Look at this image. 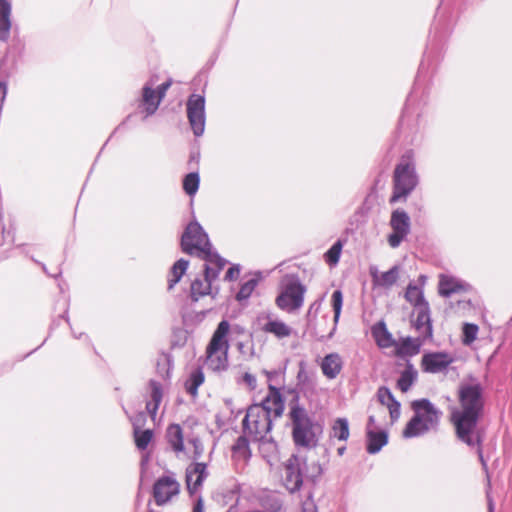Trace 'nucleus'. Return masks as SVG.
Returning <instances> with one entry per match:
<instances>
[{"label": "nucleus", "instance_id": "obj_43", "mask_svg": "<svg viewBox=\"0 0 512 512\" xmlns=\"http://www.w3.org/2000/svg\"><path fill=\"white\" fill-rule=\"evenodd\" d=\"M188 442L194 448L192 458L194 460H198L204 452V448H203V444H202L201 440L199 438L195 437V438L189 439Z\"/></svg>", "mask_w": 512, "mask_h": 512}, {"label": "nucleus", "instance_id": "obj_45", "mask_svg": "<svg viewBox=\"0 0 512 512\" xmlns=\"http://www.w3.org/2000/svg\"><path fill=\"white\" fill-rule=\"evenodd\" d=\"M241 383H243L250 391H253L257 387V379L256 377L249 373L245 372L241 378Z\"/></svg>", "mask_w": 512, "mask_h": 512}, {"label": "nucleus", "instance_id": "obj_58", "mask_svg": "<svg viewBox=\"0 0 512 512\" xmlns=\"http://www.w3.org/2000/svg\"><path fill=\"white\" fill-rule=\"evenodd\" d=\"M487 500H488V512H494V502L490 497L489 492H487Z\"/></svg>", "mask_w": 512, "mask_h": 512}, {"label": "nucleus", "instance_id": "obj_37", "mask_svg": "<svg viewBox=\"0 0 512 512\" xmlns=\"http://www.w3.org/2000/svg\"><path fill=\"white\" fill-rule=\"evenodd\" d=\"M135 444L139 450H145L153 438V431L151 429L141 430L134 432Z\"/></svg>", "mask_w": 512, "mask_h": 512}, {"label": "nucleus", "instance_id": "obj_9", "mask_svg": "<svg viewBox=\"0 0 512 512\" xmlns=\"http://www.w3.org/2000/svg\"><path fill=\"white\" fill-rule=\"evenodd\" d=\"M305 292L306 287L300 281L289 282L276 297L275 303L279 309L293 313L302 307Z\"/></svg>", "mask_w": 512, "mask_h": 512}, {"label": "nucleus", "instance_id": "obj_63", "mask_svg": "<svg viewBox=\"0 0 512 512\" xmlns=\"http://www.w3.org/2000/svg\"><path fill=\"white\" fill-rule=\"evenodd\" d=\"M378 344H379L380 346H387V345H388L387 343H381V341H378Z\"/></svg>", "mask_w": 512, "mask_h": 512}, {"label": "nucleus", "instance_id": "obj_52", "mask_svg": "<svg viewBox=\"0 0 512 512\" xmlns=\"http://www.w3.org/2000/svg\"><path fill=\"white\" fill-rule=\"evenodd\" d=\"M192 512H205L204 501L201 496H198L196 501L194 502Z\"/></svg>", "mask_w": 512, "mask_h": 512}, {"label": "nucleus", "instance_id": "obj_8", "mask_svg": "<svg viewBox=\"0 0 512 512\" xmlns=\"http://www.w3.org/2000/svg\"><path fill=\"white\" fill-rule=\"evenodd\" d=\"M226 263L225 259L213 263L206 262L204 279L196 278L191 283L190 298L193 302H197L201 297L212 293V282L218 278Z\"/></svg>", "mask_w": 512, "mask_h": 512}, {"label": "nucleus", "instance_id": "obj_24", "mask_svg": "<svg viewBox=\"0 0 512 512\" xmlns=\"http://www.w3.org/2000/svg\"><path fill=\"white\" fill-rule=\"evenodd\" d=\"M283 498L274 491L264 492L259 497V504L264 512H282Z\"/></svg>", "mask_w": 512, "mask_h": 512}, {"label": "nucleus", "instance_id": "obj_32", "mask_svg": "<svg viewBox=\"0 0 512 512\" xmlns=\"http://www.w3.org/2000/svg\"><path fill=\"white\" fill-rule=\"evenodd\" d=\"M189 262L183 258L174 263L168 279V289L171 290L182 278L188 268Z\"/></svg>", "mask_w": 512, "mask_h": 512}, {"label": "nucleus", "instance_id": "obj_59", "mask_svg": "<svg viewBox=\"0 0 512 512\" xmlns=\"http://www.w3.org/2000/svg\"><path fill=\"white\" fill-rule=\"evenodd\" d=\"M232 332L234 334H244L245 333V329L239 325H235L233 328H232Z\"/></svg>", "mask_w": 512, "mask_h": 512}, {"label": "nucleus", "instance_id": "obj_42", "mask_svg": "<svg viewBox=\"0 0 512 512\" xmlns=\"http://www.w3.org/2000/svg\"><path fill=\"white\" fill-rule=\"evenodd\" d=\"M377 397L382 405L389 406L396 401L388 387L382 386L377 391Z\"/></svg>", "mask_w": 512, "mask_h": 512}, {"label": "nucleus", "instance_id": "obj_34", "mask_svg": "<svg viewBox=\"0 0 512 512\" xmlns=\"http://www.w3.org/2000/svg\"><path fill=\"white\" fill-rule=\"evenodd\" d=\"M399 278V267L393 266L386 272H382L379 276V280H377V286L382 288H390L392 287Z\"/></svg>", "mask_w": 512, "mask_h": 512}, {"label": "nucleus", "instance_id": "obj_15", "mask_svg": "<svg viewBox=\"0 0 512 512\" xmlns=\"http://www.w3.org/2000/svg\"><path fill=\"white\" fill-rule=\"evenodd\" d=\"M257 405L267 411L272 419L281 417L284 412V400L280 390L271 384L268 385V394Z\"/></svg>", "mask_w": 512, "mask_h": 512}, {"label": "nucleus", "instance_id": "obj_2", "mask_svg": "<svg viewBox=\"0 0 512 512\" xmlns=\"http://www.w3.org/2000/svg\"><path fill=\"white\" fill-rule=\"evenodd\" d=\"M289 418L292 423V438L296 446L313 448L318 439L315 433L316 425L306 409L299 404V396L295 395L289 403Z\"/></svg>", "mask_w": 512, "mask_h": 512}, {"label": "nucleus", "instance_id": "obj_13", "mask_svg": "<svg viewBox=\"0 0 512 512\" xmlns=\"http://www.w3.org/2000/svg\"><path fill=\"white\" fill-rule=\"evenodd\" d=\"M454 361V356L448 352H428L423 354L420 366L423 372L437 374L446 372Z\"/></svg>", "mask_w": 512, "mask_h": 512}, {"label": "nucleus", "instance_id": "obj_53", "mask_svg": "<svg viewBox=\"0 0 512 512\" xmlns=\"http://www.w3.org/2000/svg\"><path fill=\"white\" fill-rule=\"evenodd\" d=\"M369 273L372 278L374 286H377V280H379V276L381 275L378 268L376 266H371L369 269Z\"/></svg>", "mask_w": 512, "mask_h": 512}, {"label": "nucleus", "instance_id": "obj_1", "mask_svg": "<svg viewBox=\"0 0 512 512\" xmlns=\"http://www.w3.org/2000/svg\"><path fill=\"white\" fill-rule=\"evenodd\" d=\"M482 385L473 377L462 382L458 388L459 407L451 412V422L457 438L468 446L479 445L483 439L478 428L484 409Z\"/></svg>", "mask_w": 512, "mask_h": 512}, {"label": "nucleus", "instance_id": "obj_38", "mask_svg": "<svg viewBox=\"0 0 512 512\" xmlns=\"http://www.w3.org/2000/svg\"><path fill=\"white\" fill-rule=\"evenodd\" d=\"M342 305H343V294L340 290H335L332 294V307H333V311H334V327H333L332 332L330 333V336L336 330V324H337L340 314H341Z\"/></svg>", "mask_w": 512, "mask_h": 512}, {"label": "nucleus", "instance_id": "obj_25", "mask_svg": "<svg viewBox=\"0 0 512 512\" xmlns=\"http://www.w3.org/2000/svg\"><path fill=\"white\" fill-rule=\"evenodd\" d=\"M232 459L236 463L246 464L251 458L249 441L245 436H239L232 448Z\"/></svg>", "mask_w": 512, "mask_h": 512}, {"label": "nucleus", "instance_id": "obj_17", "mask_svg": "<svg viewBox=\"0 0 512 512\" xmlns=\"http://www.w3.org/2000/svg\"><path fill=\"white\" fill-rule=\"evenodd\" d=\"M415 310L417 316L415 320H413L414 328L424 339H432L433 327L429 304H424V306L422 305V307L416 308Z\"/></svg>", "mask_w": 512, "mask_h": 512}, {"label": "nucleus", "instance_id": "obj_48", "mask_svg": "<svg viewBox=\"0 0 512 512\" xmlns=\"http://www.w3.org/2000/svg\"><path fill=\"white\" fill-rule=\"evenodd\" d=\"M389 409L390 417L392 420H397L400 416V403L396 400L389 406H387Z\"/></svg>", "mask_w": 512, "mask_h": 512}, {"label": "nucleus", "instance_id": "obj_23", "mask_svg": "<svg viewBox=\"0 0 512 512\" xmlns=\"http://www.w3.org/2000/svg\"><path fill=\"white\" fill-rule=\"evenodd\" d=\"M150 400L146 403V411L150 415L152 420H155L159 405L162 401L163 391L160 382L150 380Z\"/></svg>", "mask_w": 512, "mask_h": 512}, {"label": "nucleus", "instance_id": "obj_28", "mask_svg": "<svg viewBox=\"0 0 512 512\" xmlns=\"http://www.w3.org/2000/svg\"><path fill=\"white\" fill-rule=\"evenodd\" d=\"M166 438L175 452L184 451L183 432L179 424H171L168 426Z\"/></svg>", "mask_w": 512, "mask_h": 512}, {"label": "nucleus", "instance_id": "obj_14", "mask_svg": "<svg viewBox=\"0 0 512 512\" xmlns=\"http://www.w3.org/2000/svg\"><path fill=\"white\" fill-rule=\"evenodd\" d=\"M178 493L179 483L171 476L160 477L153 487V496L157 505L167 503Z\"/></svg>", "mask_w": 512, "mask_h": 512}, {"label": "nucleus", "instance_id": "obj_7", "mask_svg": "<svg viewBox=\"0 0 512 512\" xmlns=\"http://www.w3.org/2000/svg\"><path fill=\"white\" fill-rule=\"evenodd\" d=\"M244 432L254 441L262 440L272 429L273 419L261 406H250L242 421Z\"/></svg>", "mask_w": 512, "mask_h": 512}, {"label": "nucleus", "instance_id": "obj_40", "mask_svg": "<svg viewBox=\"0 0 512 512\" xmlns=\"http://www.w3.org/2000/svg\"><path fill=\"white\" fill-rule=\"evenodd\" d=\"M342 250V244L340 241L334 243L331 248L325 253V260L330 265L338 263Z\"/></svg>", "mask_w": 512, "mask_h": 512}, {"label": "nucleus", "instance_id": "obj_33", "mask_svg": "<svg viewBox=\"0 0 512 512\" xmlns=\"http://www.w3.org/2000/svg\"><path fill=\"white\" fill-rule=\"evenodd\" d=\"M204 379V373L201 368L193 370L185 383L186 391L191 396H196L198 393V388L203 384Z\"/></svg>", "mask_w": 512, "mask_h": 512}, {"label": "nucleus", "instance_id": "obj_6", "mask_svg": "<svg viewBox=\"0 0 512 512\" xmlns=\"http://www.w3.org/2000/svg\"><path fill=\"white\" fill-rule=\"evenodd\" d=\"M418 176L415 171V164L410 153L402 156L401 161L394 170L393 194L390 203H395L401 198H406L417 186Z\"/></svg>", "mask_w": 512, "mask_h": 512}, {"label": "nucleus", "instance_id": "obj_29", "mask_svg": "<svg viewBox=\"0 0 512 512\" xmlns=\"http://www.w3.org/2000/svg\"><path fill=\"white\" fill-rule=\"evenodd\" d=\"M417 376V370L414 368L412 363L408 362L397 380V387L402 392H407L417 380Z\"/></svg>", "mask_w": 512, "mask_h": 512}, {"label": "nucleus", "instance_id": "obj_36", "mask_svg": "<svg viewBox=\"0 0 512 512\" xmlns=\"http://www.w3.org/2000/svg\"><path fill=\"white\" fill-rule=\"evenodd\" d=\"M199 183V174L191 172L187 174L183 180V189L189 196H193L198 191Z\"/></svg>", "mask_w": 512, "mask_h": 512}, {"label": "nucleus", "instance_id": "obj_27", "mask_svg": "<svg viewBox=\"0 0 512 512\" xmlns=\"http://www.w3.org/2000/svg\"><path fill=\"white\" fill-rule=\"evenodd\" d=\"M366 436V449L370 454L378 453L388 442V435L385 431H369Z\"/></svg>", "mask_w": 512, "mask_h": 512}, {"label": "nucleus", "instance_id": "obj_39", "mask_svg": "<svg viewBox=\"0 0 512 512\" xmlns=\"http://www.w3.org/2000/svg\"><path fill=\"white\" fill-rule=\"evenodd\" d=\"M257 285H258V280L256 278H251V279L247 280L246 282H244L241 285V287L236 295V299L238 301L248 299L251 296L252 292L255 290Z\"/></svg>", "mask_w": 512, "mask_h": 512}, {"label": "nucleus", "instance_id": "obj_54", "mask_svg": "<svg viewBox=\"0 0 512 512\" xmlns=\"http://www.w3.org/2000/svg\"><path fill=\"white\" fill-rule=\"evenodd\" d=\"M375 428H376V420H375V417L371 415L368 417L366 433H368L369 431H375Z\"/></svg>", "mask_w": 512, "mask_h": 512}, {"label": "nucleus", "instance_id": "obj_49", "mask_svg": "<svg viewBox=\"0 0 512 512\" xmlns=\"http://www.w3.org/2000/svg\"><path fill=\"white\" fill-rule=\"evenodd\" d=\"M171 85H172V81L171 80H167L166 82L162 83L161 85H159L157 87V89L155 91H156V93L158 94V97L161 100L164 99V97L166 95V92L170 88Z\"/></svg>", "mask_w": 512, "mask_h": 512}, {"label": "nucleus", "instance_id": "obj_22", "mask_svg": "<svg viewBox=\"0 0 512 512\" xmlns=\"http://www.w3.org/2000/svg\"><path fill=\"white\" fill-rule=\"evenodd\" d=\"M259 442V452L262 458L273 467L279 462V452L277 443L273 439H267L266 437Z\"/></svg>", "mask_w": 512, "mask_h": 512}, {"label": "nucleus", "instance_id": "obj_60", "mask_svg": "<svg viewBox=\"0 0 512 512\" xmlns=\"http://www.w3.org/2000/svg\"><path fill=\"white\" fill-rule=\"evenodd\" d=\"M380 329L382 330V332H383V334L385 336V339L387 341L390 340L391 336H390L389 332L387 331V329H386V327H385V325L383 323L381 324V328Z\"/></svg>", "mask_w": 512, "mask_h": 512}, {"label": "nucleus", "instance_id": "obj_11", "mask_svg": "<svg viewBox=\"0 0 512 512\" xmlns=\"http://www.w3.org/2000/svg\"><path fill=\"white\" fill-rule=\"evenodd\" d=\"M390 227L392 233L388 236V244L392 248H397L410 233L411 222L407 212L402 209L394 210L390 218Z\"/></svg>", "mask_w": 512, "mask_h": 512}, {"label": "nucleus", "instance_id": "obj_61", "mask_svg": "<svg viewBox=\"0 0 512 512\" xmlns=\"http://www.w3.org/2000/svg\"><path fill=\"white\" fill-rule=\"evenodd\" d=\"M345 450H346V448H345L344 446H343V447L338 448V451H337V452H338V455H340V456H341V455H343V454H344V452H345Z\"/></svg>", "mask_w": 512, "mask_h": 512}, {"label": "nucleus", "instance_id": "obj_4", "mask_svg": "<svg viewBox=\"0 0 512 512\" xmlns=\"http://www.w3.org/2000/svg\"><path fill=\"white\" fill-rule=\"evenodd\" d=\"M181 249L184 253L196 255L208 263L223 259L212 249L208 235L196 221L190 222L185 228L181 237Z\"/></svg>", "mask_w": 512, "mask_h": 512}, {"label": "nucleus", "instance_id": "obj_5", "mask_svg": "<svg viewBox=\"0 0 512 512\" xmlns=\"http://www.w3.org/2000/svg\"><path fill=\"white\" fill-rule=\"evenodd\" d=\"M229 331V322L222 320L218 324L206 348V366L214 372L225 371L229 366V342L227 339Z\"/></svg>", "mask_w": 512, "mask_h": 512}, {"label": "nucleus", "instance_id": "obj_19", "mask_svg": "<svg viewBox=\"0 0 512 512\" xmlns=\"http://www.w3.org/2000/svg\"><path fill=\"white\" fill-rule=\"evenodd\" d=\"M320 367L325 377L335 379L343 368V361L338 353H330L322 359Z\"/></svg>", "mask_w": 512, "mask_h": 512}, {"label": "nucleus", "instance_id": "obj_64", "mask_svg": "<svg viewBox=\"0 0 512 512\" xmlns=\"http://www.w3.org/2000/svg\"><path fill=\"white\" fill-rule=\"evenodd\" d=\"M41 266H42L43 270L45 271V270H46L45 265H44V264H41Z\"/></svg>", "mask_w": 512, "mask_h": 512}, {"label": "nucleus", "instance_id": "obj_20", "mask_svg": "<svg viewBox=\"0 0 512 512\" xmlns=\"http://www.w3.org/2000/svg\"><path fill=\"white\" fill-rule=\"evenodd\" d=\"M267 321L262 326L261 330L265 333L272 334L278 339L288 338L292 335L293 329L285 322L273 319L267 315Z\"/></svg>", "mask_w": 512, "mask_h": 512}, {"label": "nucleus", "instance_id": "obj_46", "mask_svg": "<svg viewBox=\"0 0 512 512\" xmlns=\"http://www.w3.org/2000/svg\"><path fill=\"white\" fill-rule=\"evenodd\" d=\"M236 347H237V350L239 351V353L242 355L253 356V354H254V348H253L251 341H248V342L238 341L236 343Z\"/></svg>", "mask_w": 512, "mask_h": 512}, {"label": "nucleus", "instance_id": "obj_10", "mask_svg": "<svg viewBox=\"0 0 512 512\" xmlns=\"http://www.w3.org/2000/svg\"><path fill=\"white\" fill-rule=\"evenodd\" d=\"M187 118L193 134L196 137L203 135L205 131V97L199 94H191L186 103Z\"/></svg>", "mask_w": 512, "mask_h": 512}, {"label": "nucleus", "instance_id": "obj_51", "mask_svg": "<svg viewBox=\"0 0 512 512\" xmlns=\"http://www.w3.org/2000/svg\"><path fill=\"white\" fill-rule=\"evenodd\" d=\"M481 444L482 442L479 444V445H475L474 447H477V453H478V456H479V460L482 464V467L484 469V471L487 473V479H488V485H490V479H489V475H488V467H487V463L483 457V452H482V448H481Z\"/></svg>", "mask_w": 512, "mask_h": 512}, {"label": "nucleus", "instance_id": "obj_31", "mask_svg": "<svg viewBox=\"0 0 512 512\" xmlns=\"http://www.w3.org/2000/svg\"><path fill=\"white\" fill-rule=\"evenodd\" d=\"M427 340L428 339H424L421 335L416 338L407 337L402 340L400 351L409 356L417 355L420 352L421 346Z\"/></svg>", "mask_w": 512, "mask_h": 512}, {"label": "nucleus", "instance_id": "obj_30", "mask_svg": "<svg viewBox=\"0 0 512 512\" xmlns=\"http://www.w3.org/2000/svg\"><path fill=\"white\" fill-rule=\"evenodd\" d=\"M405 299L414 306V308H420L424 304H429L423 294V290L413 283H409L406 292Z\"/></svg>", "mask_w": 512, "mask_h": 512}, {"label": "nucleus", "instance_id": "obj_3", "mask_svg": "<svg viewBox=\"0 0 512 512\" xmlns=\"http://www.w3.org/2000/svg\"><path fill=\"white\" fill-rule=\"evenodd\" d=\"M412 409L414 416L403 430V437H418L437 428L442 412L428 399L423 398L413 401Z\"/></svg>", "mask_w": 512, "mask_h": 512}, {"label": "nucleus", "instance_id": "obj_55", "mask_svg": "<svg viewBox=\"0 0 512 512\" xmlns=\"http://www.w3.org/2000/svg\"><path fill=\"white\" fill-rule=\"evenodd\" d=\"M303 512H317L316 507L312 502H304L303 503Z\"/></svg>", "mask_w": 512, "mask_h": 512}, {"label": "nucleus", "instance_id": "obj_16", "mask_svg": "<svg viewBox=\"0 0 512 512\" xmlns=\"http://www.w3.org/2000/svg\"><path fill=\"white\" fill-rule=\"evenodd\" d=\"M207 476L208 472L204 463L194 462L186 468V486L191 495L199 492Z\"/></svg>", "mask_w": 512, "mask_h": 512}, {"label": "nucleus", "instance_id": "obj_62", "mask_svg": "<svg viewBox=\"0 0 512 512\" xmlns=\"http://www.w3.org/2000/svg\"><path fill=\"white\" fill-rule=\"evenodd\" d=\"M378 330H379V329H378L377 327H374V328H373V335H374L375 337H378Z\"/></svg>", "mask_w": 512, "mask_h": 512}, {"label": "nucleus", "instance_id": "obj_21", "mask_svg": "<svg viewBox=\"0 0 512 512\" xmlns=\"http://www.w3.org/2000/svg\"><path fill=\"white\" fill-rule=\"evenodd\" d=\"M470 286L451 276L442 275L439 281V294L444 297H449L454 293L466 291Z\"/></svg>", "mask_w": 512, "mask_h": 512}, {"label": "nucleus", "instance_id": "obj_57", "mask_svg": "<svg viewBox=\"0 0 512 512\" xmlns=\"http://www.w3.org/2000/svg\"><path fill=\"white\" fill-rule=\"evenodd\" d=\"M263 373L266 375L268 380H272L274 377H276L278 375V372L276 370H273V371L264 370Z\"/></svg>", "mask_w": 512, "mask_h": 512}, {"label": "nucleus", "instance_id": "obj_50", "mask_svg": "<svg viewBox=\"0 0 512 512\" xmlns=\"http://www.w3.org/2000/svg\"><path fill=\"white\" fill-rule=\"evenodd\" d=\"M306 367L307 364L305 361L302 360L299 362V371L297 373V380L299 382H304L307 379Z\"/></svg>", "mask_w": 512, "mask_h": 512}, {"label": "nucleus", "instance_id": "obj_47", "mask_svg": "<svg viewBox=\"0 0 512 512\" xmlns=\"http://www.w3.org/2000/svg\"><path fill=\"white\" fill-rule=\"evenodd\" d=\"M239 274H240V267H239V265H233L232 267H230L227 270V272L225 274V280L233 281L236 278H238Z\"/></svg>", "mask_w": 512, "mask_h": 512}, {"label": "nucleus", "instance_id": "obj_18", "mask_svg": "<svg viewBox=\"0 0 512 512\" xmlns=\"http://www.w3.org/2000/svg\"><path fill=\"white\" fill-rule=\"evenodd\" d=\"M154 84L155 81L151 79L142 88V97L140 103L141 106L144 107V111L146 113L145 117L153 115L162 102L156 91L153 89Z\"/></svg>", "mask_w": 512, "mask_h": 512}, {"label": "nucleus", "instance_id": "obj_12", "mask_svg": "<svg viewBox=\"0 0 512 512\" xmlns=\"http://www.w3.org/2000/svg\"><path fill=\"white\" fill-rule=\"evenodd\" d=\"M302 461L297 455H292L284 463L283 485L290 493L300 490L303 484Z\"/></svg>", "mask_w": 512, "mask_h": 512}, {"label": "nucleus", "instance_id": "obj_44", "mask_svg": "<svg viewBox=\"0 0 512 512\" xmlns=\"http://www.w3.org/2000/svg\"><path fill=\"white\" fill-rule=\"evenodd\" d=\"M129 418L133 425L134 432H137L145 424L146 414L145 412H139L134 416H130Z\"/></svg>", "mask_w": 512, "mask_h": 512}, {"label": "nucleus", "instance_id": "obj_41", "mask_svg": "<svg viewBox=\"0 0 512 512\" xmlns=\"http://www.w3.org/2000/svg\"><path fill=\"white\" fill-rule=\"evenodd\" d=\"M478 334V326L472 323H466L463 327V343L470 345L475 341Z\"/></svg>", "mask_w": 512, "mask_h": 512}, {"label": "nucleus", "instance_id": "obj_56", "mask_svg": "<svg viewBox=\"0 0 512 512\" xmlns=\"http://www.w3.org/2000/svg\"><path fill=\"white\" fill-rule=\"evenodd\" d=\"M319 308H320V303H318V302H314V303H312V304L310 305V307H309V310H308V314H307V315H308V316H310V315H311V313H312V311L317 312V311L319 310Z\"/></svg>", "mask_w": 512, "mask_h": 512}, {"label": "nucleus", "instance_id": "obj_35", "mask_svg": "<svg viewBox=\"0 0 512 512\" xmlns=\"http://www.w3.org/2000/svg\"><path fill=\"white\" fill-rule=\"evenodd\" d=\"M333 437L345 441L349 437V423L346 418H338L332 426Z\"/></svg>", "mask_w": 512, "mask_h": 512}, {"label": "nucleus", "instance_id": "obj_26", "mask_svg": "<svg viewBox=\"0 0 512 512\" xmlns=\"http://www.w3.org/2000/svg\"><path fill=\"white\" fill-rule=\"evenodd\" d=\"M11 5L7 0H0V41L6 42L11 29Z\"/></svg>", "mask_w": 512, "mask_h": 512}]
</instances>
